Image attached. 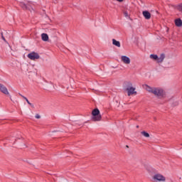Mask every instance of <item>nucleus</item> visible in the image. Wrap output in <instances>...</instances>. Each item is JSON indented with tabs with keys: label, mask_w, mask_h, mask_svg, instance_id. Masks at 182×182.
Returning <instances> with one entry per match:
<instances>
[{
	"label": "nucleus",
	"mask_w": 182,
	"mask_h": 182,
	"mask_svg": "<svg viewBox=\"0 0 182 182\" xmlns=\"http://www.w3.org/2000/svg\"><path fill=\"white\" fill-rule=\"evenodd\" d=\"M145 89L149 93H152L156 97L161 99L164 96V90L159 87H151L148 85H145Z\"/></svg>",
	"instance_id": "1"
},
{
	"label": "nucleus",
	"mask_w": 182,
	"mask_h": 182,
	"mask_svg": "<svg viewBox=\"0 0 182 182\" xmlns=\"http://www.w3.org/2000/svg\"><path fill=\"white\" fill-rule=\"evenodd\" d=\"M92 122H100L102 120V115L99 109L95 108L92 112Z\"/></svg>",
	"instance_id": "2"
},
{
	"label": "nucleus",
	"mask_w": 182,
	"mask_h": 182,
	"mask_svg": "<svg viewBox=\"0 0 182 182\" xmlns=\"http://www.w3.org/2000/svg\"><path fill=\"white\" fill-rule=\"evenodd\" d=\"M20 6L22 8V9H23L24 11H32V9H33L32 8L31 4V3H28V4H25L23 2H21L20 3Z\"/></svg>",
	"instance_id": "3"
},
{
	"label": "nucleus",
	"mask_w": 182,
	"mask_h": 182,
	"mask_svg": "<svg viewBox=\"0 0 182 182\" xmlns=\"http://www.w3.org/2000/svg\"><path fill=\"white\" fill-rule=\"evenodd\" d=\"M27 58H28V59H31V60H36V59H39L41 56L38 53L31 52L28 54Z\"/></svg>",
	"instance_id": "4"
},
{
	"label": "nucleus",
	"mask_w": 182,
	"mask_h": 182,
	"mask_svg": "<svg viewBox=\"0 0 182 182\" xmlns=\"http://www.w3.org/2000/svg\"><path fill=\"white\" fill-rule=\"evenodd\" d=\"M0 92H1V93H4V95L9 96L10 99H11L12 97L11 96V95H9L8 88H6V87H5V85H4L3 84H1V83H0Z\"/></svg>",
	"instance_id": "5"
},
{
	"label": "nucleus",
	"mask_w": 182,
	"mask_h": 182,
	"mask_svg": "<svg viewBox=\"0 0 182 182\" xmlns=\"http://www.w3.org/2000/svg\"><path fill=\"white\" fill-rule=\"evenodd\" d=\"M153 178L155 180V181H166V177L160 173L155 174L153 176Z\"/></svg>",
	"instance_id": "6"
},
{
	"label": "nucleus",
	"mask_w": 182,
	"mask_h": 182,
	"mask_svg": "<svg viewBox=\"0 0 182 182\" xmlns=\"http://www.w3.org/2000/svg\"><path fill=\"white\" fill-rule=\"evenodd\" d=\"M136 88L131 87H127V91L128 92V96H132V95H137V92L135 91Z\"/></svg>",
	"instance_id": "7"
},
{
	"label": "nucleus",
	"mask_w": 182,
	"mask_h": 182,
	"mask_svg": "<svg viewBox=\"0 0 182 182\" xmlns=\"http://www.w3.org/2000/svg\"><path fill=\"white\" fill-rule=\"evenodd\" d=\"M121 60L125 63V65H129L130 63V58L126 55H122L121 57Z\"/></svg>",
	"instance_id": "8"
},
{
	"label": "nucleus",
	"mask_w": 182,
	"mask_h": 182,
	"mask_svg": "<svg viewBox=\"0 0 182 182\" xmlns=\"http://www.w3.org/2000/svg\"><path fill=\"white\" fill-rule=\"evenodd\" d=\"M142 15H143L144 18H145L147 20H149L151 18V14H150V12H149V11H142Z\"/></svg>",
	"instance_id": "9"
},
{
	"label": "nucleus",
	"mask_w": 182,
	"mask_h": 182,
	"mask_svg": "<svg viewBox=\"0 0 182 182\" xmlns=\"http://www.w3.org/2000/svg\"><path fill=\"white\" fill-rule=\"evenodd\" d=\"M41 39L44 42H48L49 41V36H48L47 33H43L41 34Z\"/></svg>",
	"instance_id": "10"
},
{
	"label": "nucleus",
	"mask_w": 182,
	"mask_h": 182,
	"mask_svg": "<svg viewBox=\"0 0 182 182\" xmlns=\"http://www.w3.org/2000/svg\"><path fill=\"white\" fill-rule=\"evenodd\" d=\"M19 95H20L21 97H22L23 99H24L25 101H26V102L28 103V105H29V106H31V107H35L33 106V104L31 103V102H29V100H28V98H27L26 97L22 95V94H20V93H19Z\"/></svg>",
	"instance_id": "11"
},
{
	"label": "nucleus",
	"mask_w": 182,
	"mask_h": 182,
	"mask_svg": "<svg viewBox=\"0 0 182 182\" xmlns=\"http://www.w3.org/2000/svg\"><path fill=\"white\" fill-rule=\"evenodd\" d=\"M175 25L176 26H178L180 28V26H182V21L181 18H177L175 20Z\"/></svg>",
	"instance_id": "12"
},
{
	"label": "nucleus",
	"mask_w": 182,
	"mask_h": 182,
	"mask_svg": "<svg viewBox=\"0 0 182 182\" xmlns=\"http://www.w3.org/2000/svg\"><path fill=\"white\" fill-rule=\"evenodd\" d=\"M112 45L117 46V48H120V41H117L116 39H112Z\"/></svg>",
	"instance_id": "13"
},
{
	"label": "nucleus",
	"mask_w": 182,
	"mask_h": 182,
	"mask_svg": "<svg viewBox=\"0 0 182 182\" xmlns=\"http://www.w3.org/2000/svg\"><path fill=\"white\" fill-rule=\"evenodd\" d=\"M164 58H166V55H164V53H162L160 55V57H158V63H161V62H163V60H164Z\"/></svg>",
	"instance_id": "14"
},
{
	"label": "nucleus",
	"mask_w": 182,
	"mask_h": 182,
	"mask_svg": "<svg viewBox=\"0 0 182 182\" xmlns=\"http://www.w3.org/2000/svg\"><path fill=\"white\" fill-rule=\"evenodd\" d=\"M150 58L151 59H154V60H157V62L159 61V56L156 54H151Z\"/></svg>",
	"instance_id": "15"
},
{
	"label": "nucleus",
	"mask_w": 182,
	"mask_h": 182,
	"mask_svg": "<svg viewBox=\"0 0 182 182\" xmlns=\"http://www.w3.org/2000/svg\"><path fill=\"white\" fill-rule=\"evenodd\" d=\"M141 134H142V136H144V137H150V134L146 131H142L141 132Z\"/></svg>",
	"instance_id": "16"
},
{
	"label": "nucleus",
	"mask_w": 182,
	"mask_h": 182,
	"mask_svg": "<svg viewBox=\"0 0 182 182\" xmlns=\"http://www.w3.org/2000/svg\"><path fill=\"white\" fill-rule=\"evenodd\" d=\"M124 15L125 18H129V13L127 11H124Z\"/></svg>",
	"instance_id": "17"
},
{
	"label": "nucleus",
	"mask_w": 182,
	"mask_h": 182,
	"mask_svg": "<svg viewBox=\"0 0 182 182\" xmlns=\"http://www.w3.org/2000/svg\"><path fill=\"white\" fill-rule=\"evenodd\" d=\"M41 118V115H39L38 114H36V119H40Z\"/></svg>",
	"instance_id": "18"
},
{
	"label": "nucleus",
	"mask_w": 182,
	"mask_h": 182,
	"mask_svg": "<svg viewBox=\"0 0 182 182\" xmlns=\"http://www.w3.org/2000/svg\"><path fill=\"white\" fill-rule=\"evenodd\" d=\"M1 38H2L3 41H6V40L5 39V37H4V34H3V33H1Z\"/></svg>",
	"instance_id": "19"
},
{
	"label": "nucleus",
	"mask_w": 182,
	"mask_h": 182,
	"mask_svg": "<svg viewBox=\"0 0 182 182\" xmlns=\"http://www.w3.org/2000/svg\"><path fill=\"white\" fill-rule=\"evenodd\" d=\"M117 2H123L124 0H117Z\"/></svg>",
	"instance_id": "20"
},
{
	"label": "nucleus",
	"mask_w": 182,
	"mask_h": 182,
	"mask_svg": "<svg viewBox=\"0 0 182 182\" xmlns=\"http://www.w3.org/2000/svg\"><path fill=\"white\" fill-rule=\"evenodd\" d=\"M136 129H139V125L136 126Z\"/></svg>",
	"instance_id": "21"
},
{
	"label": "nucleus",
	"mask_w": 182,
	"mask_h": 182,
	"mask_svg": "<svg viewBox=\"0 0 182 182\" xmlns=\"http://www.w3.org/2000/svg\"><path fill=\"white\" fill-rule=\"evenodd\" d=\"M127 147H129V146L127 145Z\"/></svg>",
	"instance_id": "22"
}]
</instances>
